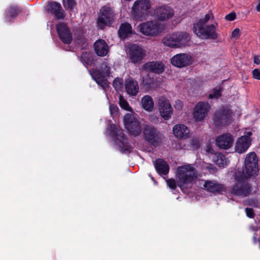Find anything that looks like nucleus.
Wrapping results in <instances>:
<instances>
[{"label": "nucleus", "instance_id": "22", "mask_svg": "<svg viewBox=\"0 0 260 260\" xmlns=\"http://www.w3.org/2000/svg\"><path fill=\"white\" fill-rule=\"evenodd\" d=\"M94 51L99 56H106L109 50L108 46L106 41L102 39H99L94 44Z\"/></svg>", "mask_w": 260, "mask_h": 260}, {"label": "nucleus", "instance_id": "50", "mask_svg": "<svg viewBox=\"0 0 260 260\" xmlns=\"http://www.w3.org/2000/svg\"><path fill=\"white\" fill-rule=\"evenodd\" d=\"M206 151L207 152L211 154H213L214 155L215 153H214V150L212 148V146L210 144H208L206 146Z\"/></svg>", "mask_w": 260, "mask_h": 260}, {"label": "nucleus", "instance_id": "30", "mask_svg": "<svg viewBox=\"0 0 260 260\" xmlns=\"http://www.w3.org/2000/svg\"><path fill=\"white\" fill-rule=\"evenodd\" d=\"M213 161L219 167H224L229 162V159L222 153L216 152L212 157Z\"/></svg>", "mask_w": 260, "mask_h": 260}, {"label": "nucleus", "instance_id": "20", "mask_svg": "<svg viewBox=\"0 0 260 260\" xmlns=\"http://www.w3.org/2000/svg\"><path fill=\"white\" fill-rule=\"evenodd\" d=\"M203 186L204 189L207 191L214 194H223V192H225L224 185L216 182L210 180L205 181Z\"/></svg>", "mask_w": 260, "mask_h": 260}, {"label": "nucleus", "instance_id": "32", "mask_svg": "<svg viewBox=\"0 0 260 260\" xmlns=\"http://www.w3.org/2000/svg\"><path fill=\"white\" fill-rule=\"evenodd\" d=\"M117 140L120 143L118 144V147L119 148L120 151L122 153H125L126 152H131L132 151V146L130 143L128 141L127 138L125 135L124 138H123V139L120 138Z\"/></svg>", "mask_w": 260, "mask_h": 260}, {"label": "nucleus", "instance_id": "37", "mask_svg": "<svg viewBox=\"0 0 260 260\" xmlns=\"http://www.w3.org/2000/svg\"><path fill=\"white\" fill-rule=\"evenodd\" d=\"M93 71H99L104 76H108L110 73V68L106 62H103L100 65V69Z\"/></svg>", "mask_w": 260, "mask_h": 260}, {"label": "nucleus", "instance_id": "9", "mask_svg": "<svg viewBox=\"0 0 260 260\" xmlns=\"http://www.w3.org/2000/svg\"><path fill=\"white\" fill-rule=\"evenodd\" d=\"M139 31L146 36H156L161 32V25L155 21L142 23L138 26Z\"/></svg>", "mask_w": 260, "mask_h": 260}, {"label": "nucleus", "instance_id": "15", "mask_svg": "<svg viewBox=\"0 0 260 260\" xmlns=\"http://www.w3.org/2000/svg\"><path fill=\"white\" fill-rule=\"evenodd\" d=\"M46 11L48 14H52L57 20L64 19L66 14L60 4L56 2H49Z\"/></svg>", "mask_w": 260, "mask_h": 260}, {"label": "nucleus", "instance_id": "10", "mask_svg": "<svg viewBox=\"0 0 260 260\" xmlns=\"http://www.w3.org/2000/svg\"><path fill=\"white\" fill-rule=\"evenodd\" d=\"M244 164L247 177L250 178L257 175L258 171V158L255 152H250L247 155Z\"/></svg>", "mask_w": 260, "mask_h": 260}, {"label": "nucleus", "instance_id": "52", "mask_svg": "<svg viewBox=\"0 0 260 260\" xmlns=\"http://www.w3.org/2000/svg\"><path fill=\"white\" fill-rule=\"evenodd\" d=\"M253 62L256 64H260V59L259 55H254L253 57Z\"/></svg>", "mask_w": 260, "mask_h": 260}, {"label": "nucleus", "instance_id": "56", "mask_svg": "<svg viewBox=\"0 0 260 260\" xmlns=\"http://www.w3.org/2000/svg\"><path fill=\"white\" fill-rule=\"evenodd\" d=\"M151 179L153 180H154V178L153 177H151Z\"/></svg>", "mask_w": 260, "mask_h": 260}, {"label": "nucleus", "instance_id": "29", "mask_svg": "<svg viewBox=\"0 0 260 260\" xmlns=\"http://www.w3.org/2000/svg\"><path fill=\"white\" fill-rule=\"evenodd\" d=\"M22 10V8L17 5H11L5 11V17L10 20L11 18L16 17Z\"/></svg>", "mask_w": 260, "mask_h": 260}, {"label": "nucleus", "instance_id": "11", "mask_svg": "<svg viewBox=\"0 0 260 260\" xmlns=\"http://www.w3.org/2000/svg\"><path fill=\"white\" fill-rule=\"evenodd\" d=\"M56 29L59 39L64 44H70L73 36L70 28L65 22H59L56 25Z\"/></svg>", "mask_w": 260, "mask_h": 260}, {"label": "nucleus", "instance_id": "39", "mask_svg": "<svg viewBox=\"0 0 260 260\" xmlns=\"http://www.w3.org/2000/svg\"><path fill=\"white\" fill-rule=\"evenodd\" d=\"M76 5V2L75 0H63V5L67 10L72 11Z\"/></svg>", "mask_w": 260, "mask_h": 260}, {"label": "nucleus", "instance_id": "41", "mask_svg": "<svg viewBox=\"0 0 260 260\" xmlns=\"http://www.w3.org/2000/svg\"><path fill=\"white\" fill-rule=\"evenodd\" d=\"M221 95V88L219 89H216L214 88L213 89V92L209 94L208 96V98L209 99H218Z\"/></svg>", "mask_w": 260, "mask_h": 260}, {"label": "nucleus", "instance_id": "27", "mask_svg": "<svg viewBox=\"0 0 260 260\" xmlns=\"http://www.w3.org/2000/svg\"><path fill=\"white\" fill-rule=\"evenodd\" d=\"M173 131L174 135L179 138H187L189 137V130L184 124H178L174 126Z\"/></svg>", "mask_w": 260, "mask_h": 260}, {"label": "nucleus", "instance_id": "48", "mask_svg": "<svg viewBox=\"0 0 260 260\" xmlns=\"http://www.w3.org/2000/svg\"><path fill=\"white\" fill-rule=\"evenodd\" d=\"M110 111L112 114H116L118 112V107L117 106L111 105H110Z\"/></svg>", "mask_w": 260, "mask_h": 260}, {"label": "nucleus", "instance_id": "16", "mask_svg": "<svg viewBox=\"0 0 260 260\" xmlns=\"http://www.w3.org/2000/svg\"><path fill=\"white\" fill-rule=\"evenodd\" d=\"M158 109L161 116L165 120H168L171 118L173 109L168 99L161 97L158 100Z\"/></svg>", "mask_w": 260, "mask_h": 260}, {"label": "nucleus", "instance_id": "12", "mask_svg": "<svg viewBox=\"0 0 260 260\" xmlns=\"http://www.w3.org/2000/svg\"><path fill=\"white\" fill-rule=\"evenodd\" d=\"M211 106L207 102H200L194 107L193 117L197 121L203 120L210 110Z\"/></svg>", "mask_w": 260, "mask_h": 260}, {"label": "nucleus", "instance_id": "2", "mask_svg": "<svg viewBox=\"0 0 260 260\" xmlns=\"http://www.w3.org/2000/svg\"><path fill=\"white\" fill-rule=\"evenodd\" d=\"M249 178L243 171L235 172L236 182L232 188L231 193L243 197L249 196L251 192V187L247 182Z\"/></svg>", "mask_w": 260, "mask_h": 260}, {"label": "nucleus", "instance_id": "35", "mask_svg": "<svg viewBox=\"0 0 260 260\" xmlns=\"http://www.w3.org/2000/svg\"><path fill=\"white\" fill-rule=\"evenodd\" d=\"M81 61L84 64L91 66L93 64V59L90 53L83 52L80 57Z\"/></svg>", "mask_w": 260, "mask_h": 260}, {"label": "nucleus", "instance_id": "49", "mask_svg": "<svg viewBox=\"0 0 260 260\" xmlns=\"http://www.w3.org/2000/svg\"><path fill=\"white\" fill-rule=\"evenodd\" d=\"M240 29L238 28H235L232 32V38H238L240 36Z\"/></svg>", "mask_w": 260, "mask_h": 260}, {"label": "nucleus", "instance_id": "34", "mask_svg": "<svg viewBox=\"0 0 260 260\" xmlns=\"http://www.w3.org/2000/svg\"><path fill=\"white\" fill-rule=\"evenodd\" d=\"M177 37L175 32L173 34L167 36L162 39L163 44L168 47L172 48H178L177 42L176 41Z\"/></svg>", "mask_w": 260, "mask_h": 260}, {"label": "nucleus", "instance_id": "54", "mask_svg": "<svg viewBox=\"0 0 260 260\" xmlns=\"http://www.w3.org/2000/svg\"><path fill=\"white\" fill-rule=\"evenodd\" d=\"M258 240V239L257 238V237H256L255 236L253 237V240L255 243H256Z\"/></svg>", "mask_w": 260, "mask_h": 260}, {"label": "nucleus", "instance_id": "14", "mask_svg": "<svg viewBox=\"0 0 260 260\" xmlns=\"http://www.w3.org/2000/svg\"><path fill=\"white\" fill-rule=\"evenodd\" d=\"M192 61L191 56L185 53L176 54L171 59V64L174 67L180 68L191 64Z\"/></svg>", "mask_w": 260, "mask_h": 260}, {"label": "nucleus", "instance_id": "51", "mask_svg": "<svg viewBox=\"0 0 260 260\" xmlns=\"http://www.w3.org/2000/svg\"><path fill=\"white\" fill-rule=\"evenodd\" d=\"M252 135V132L251 131L245 132V135L242 136V137H244L246 138L247 140L250 141L251 142V139L250 138L251 136Z\"/></svg>", "mask_w": 260, "mask_h": 260}, {"label": "nucleus", "instance_id": "36", "mask_svg": "<svg viewBox=\"0 0 260 260\" xmlns=\"http://www.w3.org/2000/svg\"><path fill=\"white\" fill-rule=\"evenodd\" d=\"M142 79V84L147 88H150L151 85L154 84V78L151 77L149 74L143 76Z\"/></svg>", "mask_w": 260, "mask_h": 260}, {"label": "nucleus", "instance_id": "1", "mask_svg": "<svg viewBox=\"0 0 260 260\" xmlns=\"http://www.w3.org/2000/svg\"><path fill=\"white\" fill-rule=\"evenodd\" d=\"M177 185L183 191L192 183L196 175L194 169L190 165L179 167L177 170Z\"/></svg>", "mask_w": 260, "mask_h": 260}, {"label": "nucleus", "instance_id": "3", "mask_svg": "<svg viewBox=\"0 0 260 260\" xmlns=\"http://www.w3.org/2000/svg\"><path fill=\"white\" fill-rule=\"evenodd\" d=\"M216 30V28L214 24L203 25L201 22H198L193 26V32L202 39H216L218 34Z\"/></svg>", "mask_w": 260, "mask_h": 260}, {"label": "nucleus", "instance_id": "25", "mask_svg": "<svg viewBox=\"0 0 260 260\" xmlns=\"http://www.w3.org/2000/svg\"><path fill=\"white\" fill-rule=\"evenodd\" d=\"M90 74L96 83L103 89H106L108 87L109 85L108 81L105 77L106 76L102 75L99 71H93Z\"/></svg>", "mask_w": 260, "mask_h": 260}, {"label": "nucleus", "instance_id": "55", "mask_svg": "<svg viewBox=\"0 0 260 260\" xmlns=\"http://www.w3.org/2000/svg\"><path fill=\"white\" fill-rule=\"evenodd\" d=\"M213 168H215V167H213V166H212V167H211V168H210V169H213Z\"/></svg>", "mask_w": 260, "mask_h": 260}, {"label": "nucleus", "instance_id": "19", "mask_svg": "<svg viewBox=\"0 0 260 260\" xmlns=\"http://www.w3.org/2000/svg\"><path fill=\"white\" fill-rule=\"evenodd\" d=\"M143 69L145 71H149L157 74H160L164 72L165 66L160 61H149L144 63Z\"/></svg>", "mask_w": 260, "mask_h": 260}, {"label": "nucleus", "instance_id": "8", "mask_svg": "<svg viewBox=\"0 0 260 260\" xmlns=\"http://www.w3.org/2000/svg\"><path fill=\"white\" fill-rule=\"evenodd\" d=\"M114 13L109 6H104L100 10L97 23L101 28L111 25L114 21Z\"/></svg>", "mask_w": 260, "mask_h": 260}, {"label": "nucleus", "instance_id": "26", "mask_svg": "<svg viewBox=\"0 0 260 260\" xmlns=\"http://www.w3.org/2000/svg\"><path fill=\"white\" fill-rule=\"evenodd\" d=\"M251 145L250 141L247 140L244 137L239 138L235 144V150L239 153L245 152Z\"/></svg>", "mask_w": 260, "mask_h": 260}, {"label": "nucleus", "instance_id": "53", "mask_svg": "<svg viewBox=\"0 0 260 260\" xmlns=\"http://www.w3.org/2000/svg\"><path fill=\"white\" fill-rule=\"evenodd\" d=\"M256 10L257 12H260V3L256 6Z\"/></svg>", "mask_w": 260, "mask_h": 260}, {"label": "nucleus", "instance_id": "4", "mask_svg": "<svg viewBox=\"0 0 260 260\" xmlns=\"http://www.w3.org/2000/svg\"><path fill=\"white\" fill-rule=\"evenodd\" d=\"M232 111L231 109L222 107L217 109L213 116L214 125L216 127H222L230 124L232 120Z\"/></svg>", "mask_w": 260, "mask_h": 260}, {"label": "nucleus", "instance_id": "42", "mask_svg": "<svg viewBox=\"0 0 260 260\" xmlns=\"http://www.w3.org/2000/svg\"><path fill=\"white\" fill-rule=\"evenodd\" d=\"M119 105L121 108L126 110H129L130 107L128 102L124 100L121 95L119 98Z\"/></svg>", "mask_w": 260, "mask_h": 260}, {"label": "nucleus", "instance_id": "7", "mask_svg": "<svg viewBox=\"0 0 260 260\" xmlns=\"http://www.w3.org/2000/svg\"><path fill=\"white\" fill-rule=\"evenodd\" d=\"M123 122L125 128L131 135L136 137L140 134L142 131L141 123L133 114H126Z\"/></svg>", "mask_w": 260, "mask_h": 260}, {"label": "nucleus", "instance_id": "17", "mask_svg": "<svg viewBox=\"0 0 260 260\" xmlns=\"http://www.w3.org/2000/svg\"><path fill=\"white\" fill-rule=\"evenodd\" d=\"M234 139L231 134L226 133L218 136L215 139V144L219 148L228 149L231 147Z\"/></svg>", "mask_w": 260, "mask_h": 260}, {"label": "nucleus", "instance_id": "40", "mask_svg": "<svg viewBox=\"0 0 260 260\" xmlns=\"http://www.w3.org/2000/svg\"><path fill=\"white\" fill-rule=\"evenodd\" d=\"M113 86L116 90H120L123 87V80L116 78L113 82Z\"/></svg>", "mask_w": 260, "mask_h": 260}, {"label": "nucleus", "instance_id": "33", "mask_svg": "<svg viewBox=\"0 0 260 260\" xmlns=\"http://www.w3.org/2000/svg\"><path fill=\"white\" fill-rule=\"evenodd\" d=\"M110 135L117 140L120 138L123 139V138H124V134L123 133L122 129L115 124L111 125Z\"/></svg>", "mask_w": 260, "mask_h": 260}, {"label": "nucleus", "instance_id": "45", "mask_svg": "<svg viewBox=\"0 0 260 260\" xmlns=\"http://www.w3.org/2000/svg\"><path fill=\"white\" fill-rule=\"evenodd\" d=\"M252 77L254 79L256 80H260V71L257 69H254L252 72Z\"/></svg>", "mask_w": 260, "mask_h": 260}, {"label": "nucleus", "instance_id": "28", "mask_svg": "<svg viewBox=\"0 0 260 260\" xmlns=\"http://www.w3.org/2000/svg\"><path fill=\"white\" fill-rule=\"evenodd\" d=\"M175 36L177 37L178 48L186 46L190 41V37L188 33L186 32H176Z\"/></svg>", "mask_w": 260, "mask_h": 260}, {"label": "nucleus", "instance_id": "31", "mask_svg": "<svg viewBox=\"0 0 260 260\" xmlns=\"http://www.w3.org/2000/svg\"><path fill=\"white\" fill-rule=\"evenodd\" d=\"M142 107L147 111H152L154 108V102L152 98L149 95H144L141 99Z\"/></svg>", "mask_w": 260, "mask_h": 260}, {"label": "nucleus", "instance_id": "23", "mask_svg": "<svg viewBox=\"0 0 260 260\" xmlns=\"http://www.w3.org/2000/svg\"><path fill=\"white\" fill-rule=\"evenodd\" d=\"M125 89L128 94L136 95L139 89L138 82L132 78H128L125 82Z\"/></svg>", "mask_w": 260, "mask_h": 260}, {"label": "nucleus", "instance_id": "24", "mask_svg": "<svg viewBox=\"0 0 260 260\" xmlns=\"http://www.w3.org/2000/svg\"><path fill=\"white\" fill-rule=\"evenodd\" d=\"M132 25L128 22L121 23L118 30V35L121 40H124L133 34Z\"/></svg>", "mask_w": 260, "mask_h": 260}, {"label": "nucleus", "instance_id": "43", "mask_svg": "<svg viewBox=\"0 0 260 260\" xmlns=\"http://www.w3.org/2000/svg\"><path fill=\"white\" fill-rule=\"evenodd\" d=\"M167 185L171 189H175L177 185V181L173 178H170L166 180Z\"/></svg>", "mask_w": 260, "mask_h": 260}, {"label": "nucleus", "instance_id": "47", "mask_svg": "<svg viewBox=\"0 0 260 260\" xmlns=\"http://www.w3.org/2000/svg\"><path fill=\"white\" fill-rule=\"evenodd\" d=\"M210 15L207 14L203 19H200L198 22H201L202 24L206 25V23L210 20Z\"/></svg>", "mask_w": 260, "mask_h": 260}, {"label": "nucleus", "instance_id": "6", "mask_svg": "<svg viewBox=\"0 0 260 260\" xmlns=\"http://www.w3.org/2000/svg\"><path fill=\"white\" fill-rule=\"evenodd\" d=\"M150 7L149 0H137L132 8V15L135 19L142 21L146 18Z\"/></svg>", "mask_w": 260, "mask_h": 260}, {"label": "nucleus", "instance_id": "38", "mask_svg": "<svg viewBox=\"0 0 260 260\" xmlns=\"http://www.w3.org/2000/svg\"><path fill=\"white\" fill-rule=\"evenodd\" d=\"M77 44L80 45L82 49L86 48L88 44L86 39L83 35H80L76 38Z\"/></svg>", "mask_w": 260, "mask_h": 260}, {"label": "nucleus", "instance_id": "44", "mask_svg": "<svg viewBox=\"0 0 260 260\" xmlns=\"http://www.w3.org/2000/svg\"><path fill=\"white\" fill-rule=\"evenodd\" d=\"M236 18V13L234 11L231 12L229 14L226 15L225 17V19L230 21H234Z\"/></svg>", "mask_w": 260, "mask_h": 260}, {"label": "nucleus", "instance_id": "21", "mask_svg": "<svg viewBox=\"0 0 260 260\" xmlns=\"http://www.w3.org/2000/svg\"><path fill=\"white\" fill-rule=\"evenodd\" d=\"M154 166L157 173L161 176L166 175L169 172V165L167 161L163 159H156L154 162Z\"/></svg>", "mask_w": 260, "mask_h": 260}, {"label": "nucleus", "instance_id": "13", "mask_svg": "<svg viewBox=\"0 0 260 260\" xmlns=\"http://www.w3.org/2000/svg\"><path fill=\"white\" fill-rule=\"evenodd\" d=\"M128 55L131 62L140 63L145 56L144 50L137 44H132L129 47Z\"/></svg>", "mask_w": 260, "mask_h": 260}, {"label": "nucleus", "instance_id": "5", "mask_svg": "<svg viewBox=\"0 0 260 260\" xmlns=\"http://www.w3.org/2000/svg\"><path fill=\"white\" fill-rule=\"evenodd\" d=\"M143 136L144 140L154 147L158 146L162 142V134L152 125L146 124L144 126Z\"/></svg>", "mask_w": 260, "mask_h": 260}, {"label": "nucleus", "instance_id": "46", "mask_svg": "<svg viewBox=\"0 0 260 260\" xmlns=\"http://www.w3.org/2000/svg\"><path fill=\"white\" fill-rule=\"evenodd\" d=\"M245 212L246 213V215L249 218H253L254 217L255 214L254 213V211L253 209L246 208L245 209Z\"/></svg>", "mask_w": 260, "mask_h": 260}, {"label": "nucleus", "instance_id": "18", "mask_svg": "<svg viewBox=\"0 0 260 260\" xmlns=\"http://www.w3.org/2000/svg\"><path fill=\"white\" fill-rule=\"evenodd\" d=\"M154 13L157 19L161 21L171 18L174 15V10L167 5H163L156 8Z\"/></svg>", "mask_w": 260, "mask_h": 260}]
</instances>
